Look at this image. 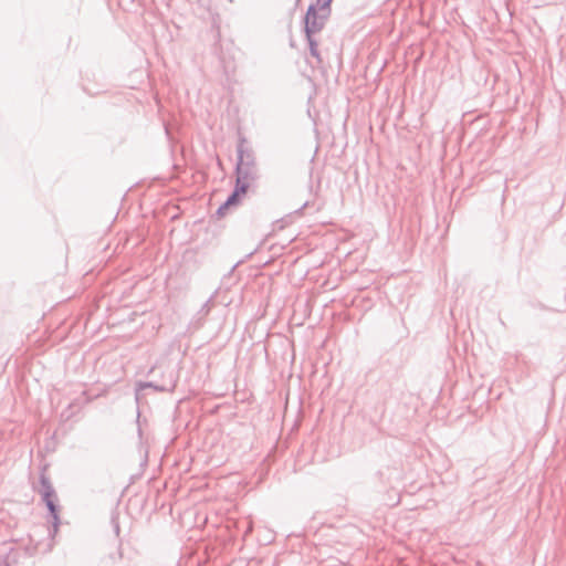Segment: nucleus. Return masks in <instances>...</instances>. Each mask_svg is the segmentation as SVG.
I'll use <instances>...</instances> for the list:
<instances>
[{"instance_id": "nucleus-1", "label": "nucleus", "mask_w": 566, "mask_h": 566, "mask_svg": "<svg viewBox=\"0 0 566 566\" xmlns=\"http://www.w3.org/2000/svg\"><path fill=\"white\" fill-rule=\"evenodd\" d=\"M247 193V187L244 185L237 186L234 192L229 197L226 203L219 209V213L223 214V211L233 205H237L239 200Z\"/></svg>"}, {"instance_id": "nucleus-2", "label": "nucleus", "mask_w": 566, "mask_h": 566, "mask_svg": "<svg viewBox=\"0 0 566 566\" xmlns=\"http://www.w3.org/2000/svg\"><path fill=\"white\" fill-rule=\"evenodd\" d=\"M322 24L317 22V14L313 8H310L305 17L306 32L314 33L321 29Z\"/></svg>"}, {"instance_id": "nucleus-3", "label": "nucleus", "mask_w": 566, "mask_h": 566, "mask_svg": "<svg viewBox=\"0 0 566 566\" xmlns=\"http://www.w3.org/2000/svg\"><path fill=\"white\" fill-rule=\"evenodd\" d=\"M326 4H329V0H328V1H326Z\"/></svg>"}]
</instances>
